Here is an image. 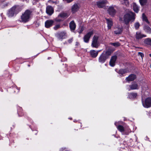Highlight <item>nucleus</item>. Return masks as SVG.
<instances>
[{
    "mask_svg": "<svg viewBox=\"0 0 151 151\" xmlns=\"http://www.w3.org/2000/svg\"><path fill=\"white\" fill-rule=\"evenodd\" d=\"M54 22L52 20H48L45 22V26L47 28H49L52 26Z\"/></svg>",
    "mask_w": 151,
    "mask_h": 151,
    "instance_id": "11",
    "label": "nucleus"
},
{
    "mask_svg": "<svg viewBox=\"0 0 151 151\" xmlns=\"http://www.w3.org/2000/svg\"><path fill=\"white\" fill-rule=\"evenodd\" d=\"M69 16V14L67 13H63L60 14L58 16V17L66 18Z\"/></svg>",
    "mask_w": 151,
    "mask_h": 151,
    "instance_id": "27",
    "label": "nucleus"
},
{
    "mask_svg": "<svg viewBox=\"0 0 151 151\" xmlns=\"http://www.w3.org/2000/svg\"><path fill=\"white\" fill-rule=\"evenodd\" d=\"M144 42L145 44L151 45V39L147 38L144 40Z\"/></svg>",
    "mask_w": 151,
    "mask_h": 151,
    "instance_id": "28",
    "label": "nucleus"
},
{
    "mask_svg": "<svg viewBox=\"0 0 151 151\" xmlns=\"http://www.w3.org/2000/svg\"><path fill=\"white\" fill-rule=\"evenodd\" d=\"M138 55L139 56H140L141 57L142 59V58L144 57V54L142 53L139 52H138Z\"/></svg>",
    "mask_w": 151,
    "mask_h": 151,
    "instance_id": "35",
    "label": "nucleus"
},
{
    "mask_svg": "<svg viewBox=\"0 0 151 151\" xmlns=\"http://www.w3.org/2000/svg\"><path fill=\"white\" fill-rule=\"evenodd\" d=\"M65 32H62L58 34L57 35V37L58 40H61L65 38Z\"/></svg>",
    "mask_w": 151,
    "mask_h": 151,
    "instance_id": "15",
    "label": "nucleus"
},
{
    "mask_svg": "<svg viewBox=\"0 0 151 151\" xmlns=\"http://www.w3.org/2000/svg\"><path fill=\"white\" fill-rule=\"evenodd\" d=\"M108 13L111 16H114L115 14L116 11L113 7H110L108 10Z\"/></svg>",
    "mask_w": 151,
    "mask_h": 151,
    "instance_id": "18",
    "label": "nucleus"
},
{
    "mask_svg": "<svg viewBox=\"0 0 151 151\" xmlns=\"http://www.w3.org/2000/svg\"><path fill=\"white\" fill-rule=\"evenodd\" d=\"M60 27V24H57L54 27V29L55 30H56Z\"/></svg>",
    "mask_w": 151,
    "mask_h": 151,
    "instance_id": "34",
    "label": "nucleus"
},
{
    "mask_svg": "<svg viewBox=\"0 0 151 151\" xmlns=\"http://www.w3.org/2000/svg\"><path fill=\"white\" fill-rule=\"evenodd\" d=\"M105 3L104 1H99L97 2V5L99 8H103L105 6Z\"/></svg>",
    "mask_w": 151,
    "mask_h": 151,
    "instance_id": "22",
    "label": "nucleus"
},
{
    "mask_svg": "<svg viewBox=\"0 0 151 151\" xmlns=\"http://www.w3.org/2000/svg\"><path fill=\"white\" fill-rule=\"evenodd\" d=\"M117 128L121 132H122L124 131V127L122 125H118L117 127Z\"/></svg>",
    "mask_w": 151,
    "mask_h": 151,
    "instance_id": "29",
    "label": "nucleus"
},
{
    "mask_svg": "<svg viewBox=\"0 0 151 151\" xmlns=\"http://www.w3.org/2000/svg\"><path fill=\"white\" fill-rule=\"evenodd\" d=\"M102 53L104 54V56L107 59L109 58V56L111 55V52L110 50H107L104 51Z\"/></svg>",
    "mask_w": 151,
    "mask_h": 151,
    "instance_id": "26",
    "label": "nucleus"
},
{
    "mask_svg": "<svg viewBox=\"0 0 151 151\" xmlns=\"http://www.w3.org/2000/svg\"><path fill=\"white\" fill-rule=\"evenodd\" d=\"M116 122H115V125H116Z\"/></svg>",
    "mask_w": 151,
    "mask_h": 151,
    "instance_id": "41",
    "label": "nucleus"
},
{
    "mask_svg": "<svg viewBox=\"0 0 151 151\" xmlns=\"http://www.w3.org/2000/svg\"><path fill=\"white\" fill-rule=\"evenodd\" d=\"M115 30L114 32L116 35H119L121 34L123 30V28L120 26H118L114 28Z\"/></svg>",
    "mask_w": 151,
    "mask_h": 151,
    "instance_id": "7",
    "label": "nucleus"
},
{
    "mask_svg": "<svg viewBox=\"0 0 151 151\" xmlns=\"http://www.w3.org/2000/svg\"><path fill=\"white\" fill-rule=\"evenodd\" d=\"M150 68H151V64H150Z\"/></svg>",
    "mask_w": 151,
    "mask_h": 151,
    "instance_id": "42",
    "label": "nucleus"
},
{
    "mask_svg": "<svg viewBox=\"0 0 151 151\" xmlns=\"http://www.w3.org/2000/svg\"><path fill=\"white\" fill-rule=\"evenodd\" d=\"M76 25L74 21H72L69 23V27L72 32H73L76 29Z\"/></svg>",
    "mask_w": 151,
    "mask_h": 151,
    "instance_id": "12",
    "label": "nucleus"
},
{
    "mask_svg": "<svg viewBox=\"0 0 151 151\" xmlns=\"http://www.w3.org/2000/svg\"><path fill=\"white\" fill-rule=\"evenodd\" d=\"M107 58L104 56V53H102L99 58V62L101 63H104Z\"/></svg>",
    "mask_w": 151,
    "mask_h": 151,
    "instance_id": "17",
    "label": "nucleus"
},
{
    "mask_svg": "<svg viewBox=\"0 0 151 151\" xmlns=\"http://www.w3.org/2000/svg\"><path fill=\"white\" fill-rule=\"evenodd\" d=\"M32 13V11L28 9L26 10L21 16V21L24 23L28 22L30 20Z\"/></svg>",
    "mask_w": 151,
    "mask_h": 151,
    "instance_id": "2",
    "label": "nucleus"
},
{
    "mask_svg": "<svg viewBox=\"0 0 151 151\" xmlns=\"http://www.w3.org/2000/svg\"><path fill=\"white\" fill-rule=\"evenodd\" d=\"M21 10L19 5H14L8 10L7 15L9 17H11L18 13Z\"/></svg>",
    "mask_w": 151,
    "mask_h": 151,
    "instance_id": "1",
    "label": "nucleus"
},
{
    "mask_svg": "<svg viewBox=\"0 0 151 151\" xmlns=\"http://www.w3.org/2000/svg\"><path fill=\"white\" fill-rule=\"evenodd\" d=\"M93 34V32L91 31L86 34L83 38L84 41L86 43H88L89 42L90 38Z\"/></svg>",
    "mask_w": 151,
    "mask_h": 151,
    "instance_id": "5",
    "label": "nucleus"
},
{
    "mask_svg": "<svg viewBox=\"0 0 151 151\" xmlns=\"http://www.w3.org/2000/svg\"><path fill=\"white\" fill-rule=\"evenodd\" d=\"M140 4L143 5L146 3L147 0H139Z\"/></svg>",
    "mask_w": 151,
    "mask_h": 151,
    "instance_id": "33",
    "label": "nucleus"
},
{
    "mask_svg": "<svg viewBox=\"0 0 151 151\" xmlns=\"http://www.w3.org/2000/svg\"><path fill=\"white\" fill-rule=\"evenodd\" d=\"M134 26L135 28V29H138L139 27L140 26V24L138 22H136L134 24Z\"/></svg>",
    "mask_w": 151,
    "mask_h": 151,
    "instance_id": "32",
    "label": "nucleus"
},
{
    "mask_svg": "<svg viewBox=\"0 0 151 151\" xmlns=\"http://www.w3.org/2000/svg\"><path fill=\"white\" fill-rule=\"evenodd\" d=\"M142 19L143 21H145L148 24L149 23V22L147 19V17L144 13L142 14Z\"/></svg>",
    "mask_w": 151,
    "mask_h": 151,
    "instance_id": "30",
    "label": "nucleus"
},
{
    "mask_svg": "<svg viewBox=\"0 0 151 151\" xmlns=\"http://www.w3.org/2000/svg\"><path fill=\"white\" fill-rule=\"evenodd\" d=\"M72 41H73V39L71 38V39H70L69 40H68V42L69 43H71V42H72Z\"/></svg>",
    "mask_w": 151,
    "mask_h": 151,
    "instance_id": "38",
    "label": "nucleus"
},
{
    "mask_svg": "<svg viewBox=\"0 0 151 151\" xmlns=\"http://www.w3.org/2000/svg\"><path fill=\"white\" fill-rule=\"evenodd\" d=\"M117 58V57L116 55L111 57L109 62V65L111 66L114 67L115 65Z\"/></svg>",
    "mask_w": 151,
    "mask_h": 151,
    "instance_id": "9",
    "label": "nucleus"
},
{
    "mask_svg": "<svg viewBox=\"0 0 151 151\" xmlns=\"http://www.w3.org/2000/svg\"><path fill=\"white\" fill-rule=\"evenodd\" d=\"M144 29L145 32L148 33H151V28L147 25H145L144 27Z\"/></svg>",
    "mask_w": 151,
    "mask_h": 151,
    "instance_id": "25",
    "label": "nucleus"
},
{
    "mask_svg": "<svg viewBox=\"0 0 151 151\" xmlns=\"http://www.w3.org/2000/svg\"><path fill=\"white\" fill-rule=\"evenodd\" d=\"M79 6L77 4H74L72 7V11L73 13L77 12L79 9Z\"/></svg>",
    "mask_w": 151,
    "mask_h": 151,
    "instance_id": "20",
    "label": "nucleus"
},
{
    "mask_svg": "<svg viewBox=\"0 0 151 151\" xmlns=\"http://www.w3.org/2000/svg\"><path fill=\"white\" fill-rule=\"evenodd\" d=\"M98 37L97 36H94L92 39V42L91 44V46L95 48H97L98 47Z\"/></svg>",
    "mask_w": 151,
    "mask_h": 151,
    "instance_id": "4",
    "label": "nucleus"
},
{
    "mask_svg": "<svg viewBox=\"0 0 151 151\" xmlns=\"http://www.w3.org/2000/svg\"><path fill=\"white\" fill-rule=\"evenodd\" d=\"M135 36L137 40H139L142 39L143 37H146V35L142 34L139 32H136Z\"/></svg>",
    "mask_w": 151,
    "mask_h": 151,
    "instance_id": "8",
    "label": "nucleus"
},
{
    "mask_svg": "<svg viewBox=\"0 0 151 151\" xmlns=\"http://www.w3.org/2000/svg\"><path fill=\"white\" fill-rule=\"evenodd\" d=\"M143 106L145 108H148L151 106V98H148L145 99V103L142 102Z\"/></svg>",
    "mask_w": 151,
    "mask_h": 151,
    "instance_id": "6",
    "label": "nucleus"
},
{
    "mask_svg": "<svg viewBox=\"0 0 151 151\" xmlns=\"http://www.w3.org/2000/svg\"><path fill=\"white\" fill-rule=\"evenodd\" d=\"M99 51H96L95 50H92L90 51L91 55L93 58H96L97 56Z\"/></svg>",
    "mask_w": 151,
    "mask_h": 151,
    "instance_id": "21",
    "label": "nucleus"
},
{
    "mask_svg": "<svg viewBox=\"0 0 151 151\" xmlns=\"http://www.w3.org/2000/svg\"><path fill=\"white\" fill-rule=\"evenodd\" d=\"M83 29H84L83 28V27H82L81 28V30H80V31L79 32V33L80 34L81 33V32L83 31Z\"/></svg>",
    "mask_w": 151,
    "mask_h": 151,
    "instance_id": "37",
    "label": "nucleus"
},
{
    "mask_svg": "<svg viewBox=\"0 0 151 151\" xmlns=\"http://www.w3.org/2000/svg\"><path fill=\"white\" fill-rule=\"evenodd\" d=\"M106 20L108 28L110 29L111 28L113 24L112 19H106Z\"/></svg>",
    "mask_w": 151,
    "mask_h": 151,
    "instance_id": "19",
    "label": "nucleus"
},
{
    "mask_svg": "<svg viewBox=\"0 0 151 151\" xmlns=\"http://www.w3.org/2000/svg\"><path fill=\"white\" fill-rule=\"evenodd\" d=\"M76 45L77 46H78L79 45V43L77 42H76Z\"/></svg>",
    "mask_w": 151,
    "mask_h": 151,
    "instance_id": "39",
    "label": "nucleus"
},
{
    "mask_svg": "<svg viewBox=\"0 0 151 151\" xmlns=\"http://www.w3.org/2000/svg\"><path fill=\"white\" fill-rule=\"evenodd\" d=\"M131 90H135L139 89V86L136 82H133L131 85L129 86Z\"/></svg>",
    "mask_w": 151,
    "mask_h": 151,
    "instance_id": "13",
    "label": "nucleus"
},
{
    "mask_svg": "<svg viewBox=\"0 0 151 151\" xmlns=\"http://www.w3.org/2000/svg\"><path fill=\"white\" fill-rule=\"evenodd\" d=\"M135 14L131 12L125 14L124 17V20L125 23L127 24H128L129 21H134L135 19Z\"/></svg>",
    "mask_w": 151,
    "mask_h": 151,
    "instance_id": "3",
    "label": "nucleus"
},
{
    "mask_svg": "<svg viewBox=\"0 0 151 151\" xmlns=\"http://www.w3.org/2000/svg\"><path fill=\"white\" fill-rule=\"evenodd\" d=\"M137 96V93H132L129 94L128 97L130 99L135 98Z\"/></svg>",
    "mask_w": 151,
    "mask_h": 151,
    "instance_id": "24",
    "label": "nucleus"
},
{
    "mask_svg": "<svg viewBox=\"0 0 151 151\" xmlns=\"http://www.w3.org/2000/svg\"><path fill=\"white\" fill-rule=\"evenodd\" d=\"M129 70L127 69H121L119 70L116 71V72L119 75L120 77L123 76V75L127 73Z\"/></svg>",
    "mask_w": 151,
    "mask_h": 151,
    "instance_id": "14",
    "label": "nucleus"
},
{
    "mask_svg": "<svg viewBox=\"0 0 151 151\" xmlns=\"http://www.w3.org/2000/svg\"><path fill=\"white\" fill-rule=\"evenodd\" d=\"M58 17L57 18H56L55 19V21L57 22H60L62 21V20L60 19H58Z\"/></svg>",
    "mask_w": 151,
    "mask_h": 151,
    "instance_id": "36",
    "label": "nucleus"
},
{
    "mask_svg": "<svg viewBox=\"0 0 151 151\" xmlns=\"http://www.w3.org/2000/svg\"><path fill=\"white\" fill-rule=\"evenodd\" d=\"M133 9L135 12L138 13L139 10V7L135 3L133 4Z\"/></svg>",
    "mask_w": 151,
    "mask_h": 151,
    "instance_id": "23",
    "label": "nucleus"
},
{
    "mask_svg": "<svg viewBox=\"0 0 151 151\" xmlns=\"http://www.w3.org/2000/svg\"><path fill=\"white\" fill-rule=\"evenodd\" d=\"M110 44L113 45L115 47H119L120 45V43L118 42L114 43H111Z\"/></svg>",
    "mask_w": 151,
    "mask_h": 151,
    "instance_id": "31",
    "label": "nucleus"
},
{
    "mask_svg": "<svg viewBox=\"0 0 151 151\" xmlns=\"http://www.w3.org/2000/svg\"><path fill=\"white\" fill-rule=\"evenodd\" d=\"M46 12L49 15H51L54 12V10L52 7L51 6H47L46 7Z\"/></svg>",
    "mask_w": 151,
    "mask_h": 151,
    "instance_id": "10",
    "label": "nucleus"
},
{
    "mask_svg": "<svg viewBox=\"0 0 151 151\" xmlns=\"http://www.w3.org/2000/svg\"><path fill=\"white\" fill-rule=\"evenodd\" d=\"M149 56H150L151 57V54H149Z\"/></svg>",
    "mask_w": 151,
    "mask_h": 151,
    "instance_id": "40",
    "label": "nucleus"
},
{
    "mask_svg": "<svg viewBox=\"0 0 151 151\" xmlns=\"http://www.w3.org/2000/svg\"><path fill=\"white\" fill-rule=\"evenodd\" d=\"M136 78V76L133 74H131L126 78V80L128 81H132Z\"/></svg>",
    "mask_w": 151,
    "mask_h": 151,
    "instance_id": "16",
    "label": "nucleus"
}]
</instances>
